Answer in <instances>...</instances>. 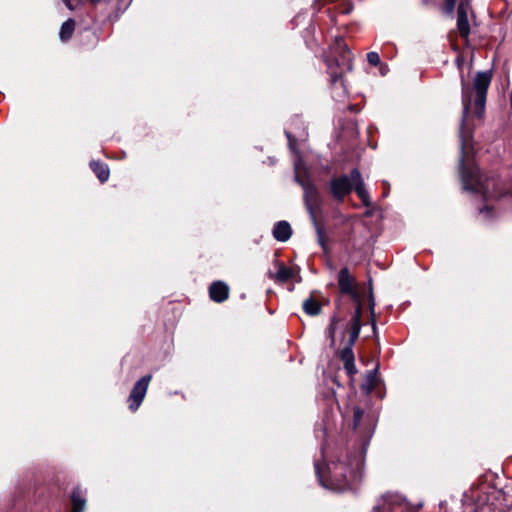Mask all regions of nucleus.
Returning <instances> with one entry per match:
<instances>
[{"instance_id": "obj_24", "label": "nucleus", "mask_w": 512, "mask_h": 512, "mask_svg": "<svg viewBox=\"0 0 512 512\" xmlns=\"http://www.w3.org/2000/svg\"><path fill=\"white\" fill-rule=\"evenodd\" d=\"M378 365L367 373V390L372 391L377 385Z\"/></svg>"}, {"instance_id": "obj_32", "label": "nucleus", "mask_w": 512, "mask_h": 512, "mask_svg": "<svg viewBox=\"0 0 512 512\" xmlns=\"http://www.w3.org/2000/svg\"><path fill=\"white\" fill-rule=\"evenodd\" d=\"M63 1L65 2L66 6H67L69 9H71V10H73V9H74V6H73V4H72L71 0H63Z\"/></svg>"}, {"instance_id": "obj_17", "label": "nucleus", "mask_w": 512, "mask_h": 512, "mask_svg": "<svg viewBox=\"0 0 512 512\" xmlns=\"http://www.w3.org/2000/svg\"><path fill=\"white\" fill-rule=\"evenodd\" d=\"M273 237L280 242H286L291 238L292 228L287 221H278L275 223L272 231Z\"/></svg>"}, {"instance_id": "obj_19", "label": "nucleus", "mask_w": 512, "mask_h": 512, "mask_svg": "<svg viewBox=\"0 0 512 512\" xmlns=\"http://www.w3.org/2000/svg\"><path fill=\"white\" fill-rule=\"evenodd\" d=\"M303 310L309 316H318L322 312V306L316 299L309 297L303 302Z\"/></svg>"}, {"instance_id": "obj_35", "label": "nucleus", "mask_w": 512, "mask_h": 512, "mask_svg": "<svg viewBox=\"0 0 512 512\" xmlns=\"http://www.w3.org/2000/svg\"><path fill=\"white\" fill-rule=\"evenodd\" d=\"M387 195V189H384V196Z\"/></svg>"}, {"instance_id": "obj_3", "label": "nucleus", "mask_w": 512, "mask_h": 512, "mask_svg": "<svg viewBox=\"0 0 512 512\" xmlns=\"http://www.w3.org/2000/svg\"><path fill=\"white\" fill-rule=\"evenodd\" d=\"M459 174L464 191L484 194L489 192V181L484 179L479 167L473 161H466L464 141L461 144Z\"/></svg>"}, {"instance_id": "obj_11", "label": "nucleus", "mask_w": 512, "mask_h": 512, "mask_svg": "<svg viewBox=\"0 0 512 512\" xmlns=\"http://www.w3.org/2000/svg\"><path fill=\"white\" fill-rule=\"evenodd\" d=\"M363 322L362 318L357 316H351L350 320L346 324L343 337L348 335V339L346 340L345 345L355 346L357 339L359 338L360 331L362 328Z\"/></svg>"}, {"instance_id": "obj_9", "label": "nucleus", "mask_w": 512, "mask_h": 512, "mask_svg": "<svg viewBox=\"0 0 512 512\" xmlns=\"http://www.w3.org/2000/svg\"><path fill=\"white\" fill-rule=\"evenodd\" d=\"M351 179L353 180V191H355L358 198L361 200L365 207L371 206L370 195L365 188L361 172L358 168H353L350 171Z\"/></svg>"}, {"instance_id": "obj_20", "label": "nucleus", "mask_w": 512, "mask_h": 512, "mask_svg": "<svg viewBox=\"0 0 512 512\" xmlns=\"http://www.w3.org/2000/svg\"><path fill=\"white\" fill-rule=\"evenodd\" d=\"M75 30V21L72 18L66 20L60 28L59 37L61 41L66 42L71 39Z\"/></svg>"}, {"instance_id": "obj_31", "label": "nucleus", "mask_w": 512, "mask_h": 512, "mask_svg": "<svg viewBox=\"0 0 512 512\" xmlns=\"http://www.w3.org/2000/svg\"><path fill=\"white\" fill-rule=\"evenodd\" d=\"M480 212H486L487 214H490L492 212V208L490 206H484L480 209Z\"/></svg>"}, {"instance_id": "obj_7", "label": "nucleus", "mask_w": 512, "mask_h": 512, "mask_svg": "<svg viewBox=\"0 0 512 512\" xmlns=\"http://www.w3.org/2000/svg\"><path fill=\"white\" fill-rule=\"evenodd\" d=\"M371 512H418V510L401 497L388 495L384 496L382 504L375 506Z\"/></svg>"}, {"instance_id": "obj_30", "label": "nucleus", "mask_w": 512, "mask_h": 512, "mask_svg": "<svg viewBox=\"0 0 512 512\" xmlns=\"http://www.w3.org/2000/svg\"><path fill=\"white\" fill-rule=\"evenodd\" d=\"M374 337L378 340V328L376 323L371 324Z\"/></svg>"}, {"instance_id": "obj_29", "label": "nucleus", "mask_w": 512, "mask_h": 512, "mask_svg": "<svg viewBox=\"0 0 512 512\" xmlns=\"http://www.w3.org/2000/svg\"><path fill=\"white\" fill-rule=\"evenodd\" d=\"M369 322H370V324H372V323H376L377 324V316H376V312L375 311L369 312Z\"/></svg>"}, {"instance_id": "obj_6", "label": "nucleus", "mask_w": 512, "mask_h": 512, "mask_svg": "<svg viewBox=\"0 0 512 512\" xmlns=\"http://www.w3.org/2000/svg\"><path fill=\"white\" fill-rule=\"evenodd\" d=\"M303 200L305 207L310 215V218H317L318 215L322 214V206H323V198L313 183L312 185H308L306 189L303 190Z\"/></svg>"}, {"instance_id": "obj_27", "label": "nucleus", "mask_w": 512, "mask_h": 512, "mask_svg": "<svg viewBox=\"0 0 512 512\" xmlns=\"http://www.w3.org/2000/svg\"><path fill=\"white\" fill-rule=\"evenodd\" d=\"M344 369L348 376L352 377L357 373V368L355 366V361H350L347 363H343Z\"/></svg>"}, {"instance_id": "obj_28", "label": "nucleus", "mask_w": 512, "mask_h": 512, "mask_svg": "<svg viewBox=\"0 0 512 512\" xmlns=\"http://www.w3.org/2000/svg\"><path fill=\"white\" fill-rule=\"evenodd\" d=\"M285 135L288 140V147L290 148L291 151L295 152L297 147L296 138L288 131H285Z\"/></svg>"}, {"instance_id": "obj_12", "label": "nucleus", "mask_w": 512, "mask_h": 512, "mask_svg": "<svg viewBox=\"0 0 512 512\" xmlns=\"http://www.w3.org/2000/svg\"><path fill=\"white\" fill-rule=\"evenodd\" d=\"M229 286L223 281H214L209 286V297L213 302L222 303L229 298Z\"/></svg>"}, {"instance_id": "obj_1", "label": "nucleus", "mask_w": 512, "mask_h": 512, "mask_svg": "<svg viewBox=\"0 0 512 512\" xmlns=\"http://www.w3.org/2000/svg\"><path fill=\"white\" fill-rule=\"evenodd\" d=\"M374 429L373 419H364L363 409L354 407L351 437L348 440L339 437L331 448L323 443V462H314L315 474L321 486L337 492L354 490L362 479L365 456Z\"/></svg>"}, {"instance_id": "obj_2", "label": "nucleus", "mask_w": 512, "mask_h": 512, "mask_svg": "<svg viewBox=\"0 0 512 512\" xmlns=\"http://www.w3.org/2000/svg\"><path fill=\"white\" fill-rule=\"evenodd\" d=\"M493 79V71H479L476 73L472 85L468 84L463 75H461V132L466 128L467 119L474 107L473 114L475 118L481 120L485 115L488 89Z\"/></svg>"}, {"instance_id": "obj_21", "label": "nucleus", "mask_w": 512, "mask_h": 512, "mask_svg": "<svg viewBox=\"0 0 512 512\" xmlns=\"http://www.w3.org/2000/svg\"><path fill=\"white\" fill-rule=\"evenodd\" d=\"M346 295L351 298V300L355 306L354 313L352 316H357V314H358V317L362 318L363 298H362V295L360 294V292L358 291V289L353 290L352 292L347 293Z\"/></svg>"}, {"instance_id": "obj_14", "label": "nucleus", "mask_w": 512, "mask_h": 512, "mask_svg": "<svg viewBox=\"0 0 512 512\" xmlns=\"http://www.w3.org/2000/svg\"><path fill=\"white\" fill-rule=\"evenodd\" d=\"M276 264L278 266L277 273L274 275L272 272H269V278L274 279L278 283H286L295 277L297 272L294 268L287 267L281 261H277Z\"/></svg>"}, {"instance_id": "obj_22", "label": "nucleus", "mask_w": 512, "mask_h": 512, "mask_svg": "<svg viewBox=\"0 0 512 512\" xmlns=\"http://www.w3.org/2000/svg\"><path fill=\"white\" fill-rule=\"evenodd\" d=\"M294 179H295V182L297 184H299L303 190L306 189L308 185L313 184L312 180L310 179V174L306 170H304L303 172H299L296 169Z\"/></svg>"}, {"instance_id": "obj_33", "label": "nucleus", "mask_w": 512, "mask_h": 512, "mask_svg": "<svg viewBox=\"0 0 512 512\" xmlns=\"http://www.w3.org/2000/svg\"><path fill=\"white\" fill-rule=\"evenodd\" d=\"M422 3L424 5H429L431 3V0H422Z\"/></svg>"}, {"instance_id": "obj_8", "label": "nucleus", "mask_w": 512, "mask_h": 512, "mask_svg": "<svg viewBox=\"0 0 512 512\" xmlns=\"http://www.w3.org/2000/svg\"><path fill=\"white\" fill-rule=\"evenodd\" d=\"M152 380V375L147 374L141 377L133 386L131 393L128 397L129 409L132 412H135L141 403L143 402L145 395L147 393V389L150 381Z\"/></svg>"}, {"instance_id": "obj_10", "label": "nucleus", "mask_w": 512, "mask_h": 512, "mask_svg": "<svg viewBox=\"0 0 512 512\" xmlns=\"http://www.w3.org/2000/svg\"><path fill=\"white\" fill-rule=\"evenodd\" d=\"M337 283L341 295H345L357 289L356 278L351 274L348 267H343L339 270Z\"/></svg>"}, {"instance_id": "obj_34", "label": "nucleus", "mask_w": 512, "mask_h": 512, "mask_svg": "<svg viewBox=\"0 0 512 512\" xmlns=\"http://www.w3.org/2000/svg\"><path fill=\"white\" fill-rule=\"evenodd\" d=\"M89 1H90L92 4H94V5H95V4L99 3L101 0H89Z\"/></svg>"}, {"instance_id": "obj_25", "label": "nucleus", "mask_w": 512, "mask_h": 512, "mask_svg": "<svg viewBox=\"0 0 512 512\" xmlns=\"http://www.w3.org/2000/svg\"><path fill=\"white\" fill-rule=\"evenodd\" d=\"M367 302H368V311L369 312L375 311L376 301H375V296H374V291H373L372 279H369Z\"/></svg>"}, {"instance_id": "obj_18", "label": "nucleus", "mask_w": 512, "mask_h": 512, "mask_svg": "<svg viewBox=\"0 0 512 512\" xmlns=\"http://www.w3.org/2000/svg\"><path fill=\"white\" fill-rule=\"evenodd\" d=\"M90 168L101 183L108 181L110 177V169L108 164L100 160H92L90 162Z\"/></svg>"}, {"instance_id": "obj_26", "label": "nucleus", "mask_w": 512, "mask_h": 512, "mask_svg": "<svg viewBox=\"0 0 512 512\" xmlns=\"http://www.w3.org/2000/svg\"><path fill=\"white\" fill-rule=\"evenodd\" d=\"M367 61L372 66H377L380 64V56L377 52H369L367 54Z\"/></svg>"}, {"instance_id": "obj_5", "label": "nucleus", "mask_w": 512, "mask_h": 512, "mask_svg": "<svg viewBox=\"0 0 512 512\" xmlns=\"http://www.w3.org/2000/svg\"><path fill=\"white\" fill-rule=\"evenodd\" d=\"M326 191L336 202H344L346 196L353 191L351 175L333 176L327 184Z\"/></svg>"}, {"instance_id": "obj_15", "label": "nucleus", "mask_w": 512, "mask_h": 512, "mask_svg": "<svg viewBox=\"0 0 512 512\" xmlns=\"http://www.w3.org/2000/svg\"><path fill=\"white\" fill-rule=\"evenodd\" d=\"M341 305V298L338 297L335 300V311L330 318V323L326 329L327 337L330 339L331 346L335 345V333L337 330V324L342 320L339 314V309Z\"/></svg>"}, {"instance_id": "obj_4", "label": "nucleus", "mask_w": 512, "mask_h": 512, "mask_svg": "<svg viewBox=\"0 0 512 512\" xmlns=\"http://www.w3.org/2000/svg\"><path fill=\"white\" fill-rule=\"evenodd\" d=\"M325 62L331 88L341 90L338 96H347L348 90L344 74L350 72L353 68L351 52L345 49L337 57H328Z\"/></svg>"}, {"instance_id": "obj_16", "label": "nucleus", "mask_w": 512, "mask_h": 512, "mask_svg": "<svg viewBox=\"0 0 512 512\" xmlns=\"http://www.w3.org/2000/svg\"><path fill=\"white\" fill-rule=\"evenodd\" d=\"M311 220L316 230L317 242L321 246L323 253L326 255L330 254L331 250L328 246L329 238L326 233L324 224L321 223L317 218H312Z\"/></svg>"}, {"instance_id": "obj_23", "label": "nucleus", "mask_w": 512, "mask_h": 512, "mask_svg": "<svg viewBox=\"0 0 512 512\" xmlns=\"http://www.w3.org/2000/svg\"><path fill=\"white\" fill-rule=\"evenodd\" d=\"M353 347L354 346H349V345H345L343 347V349L340 351V360L343 362V363H347V362H350V361H355V355H354V352H353Z\"/></svg>"}, {"instance_id": "obj_13", "label": "nucleus", "mask_w": 512, "mask_h": 512, "mask_svg": "<svg viewBox=\"0 0 512 512\" xmlns=\"http://www.w3.org/2000/svg\"><path fill=\"white\" fill-rule=\"evenodd\" d=\"M71 511L70 512H84L86 508V491L80 486L72 489L70 494Z\"/></svg>"}]
</instances>
